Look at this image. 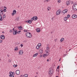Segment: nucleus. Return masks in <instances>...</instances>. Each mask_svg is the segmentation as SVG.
I'll return each mask as SVG.
<instances>
[{"instance_id":"obj_1","label":"nucleus","mask_w":77,"mask_h":77,"mask_svg":"<svg viewBox=\"0 0 77 77\" xmlns=\"http://www.w3.org/2000/svg\"><path fill=\"white\" fill-rule=\"evenodd\" d=\"M25 35L27 38H32V34L30 32H27L26 33Z\"/></svg>"},{"instance_id":"obj_2","label":"nucleus","mask_w":77,"mask_h":77,"mask_svg":"<svg viewBox=\"0 0 77 77\" xmlns=\"http://www.w3.org/2000/svg\"><path fill=\"white\" fill-rule=\"evenodd\" d=\"M53 72H54V70L53 69H51L48 72L49 75L50 76L53 75Z\"/></svg>"},{"instance_id":"obj_3","label":"nucleus","mask_w":77,"mask_h":77,"mask_svg":"<svg viewBox=\"0 0 77 77\" xmlns=\"http://www.w3.org/2000/svg\"><path fill=\"white\" fill-rule=\"evenodd\" d=\"M72 10H74L75 11H77V4H75L73 5Z\"/></svg>"},{"instance_id":"obj_4","label":"nucleus","mask_w":77,"mask_h":77,"mask_svg":"<svg viewBox=\"0 0 77 77\" xmlns=\"http://www.w3.org/2000/svg\"><path fill=\"white\" fill-rule=\"evenodd\" d=\"M60 13H61V10L60 9H59L57 11L56 14L57 15H59L60 14Z\"/></svg>"},{"instance_id":"obj_5","label":"nucleus","mask_w":77,"mask_h":77,"mask_svg":"<svg viewBox=\"0 0 77 77\" xmlns=\"http://www.w3.org/2000/svg\"><path fill=\"white\" fill-rule=\"evenodd\" d=\"M16 12H17V11L15 10H14L13 12V13L11 14V15L12 16H14L15 14H16Z\"/></svg>"},{"instance_id":"obj_6","label":"nucleus","mask_w":77,"mask_h":77,"mask_svg":"<svg viewBox=\"0 0 77 77\" xmlns=\"http://www.w3.org/2000/svg\"><path fill=\"white\" fill-rule=\"evenodd\" d=\"M20 70H17L16 71V74L17 75H19V74H20Z\"/></svg>"},{"instance_id":"obj_7","label":"nucleus","mask_w":77,"mask_h":77,"mask_svg":"<svg viewBox=\"0 0 77 77\" xmlns=\"http://www.w3.org/2000/svg\"><path fill=\"white\" fill-rule=\"evenodd\" d=\"M70 4V1H68L66 2V5L67 6H68V5H69Z\"/></svg>"},{"instance_id":"obj_8","label":"nucleus","mask_w":77,"mask_h":77,"mask_svg":"<svg viewBox=\"0 0 77 77\" xmlns=\"http://www.w3.org/2000/svg\"><path fill=\"white\" fill-rule=\"evenodd\" d=\"M13 33L14 35H17V33H18V32H17V30H16L14 31V32H13Z\"/></svg>"},{"instance_id":"obj_9","label":"nucleus","mask_w":77,"mask_h":77,"mask_svg":"<svg viewBox=\"0 0 77 77\" xmlns=\"http://www.w3.org/2000/svg\"><path fill=\"white\" fill-rule=\"evenodd\" d=\"M67 11H68V10L65 9L63 11H62V13H63L64 14H65V13H66L67 12Z\"/></svg>"},{"instance_id":"obj_10","label":"nucleus","mask_w":77,"mask_h":77,"mask_svg":"<svg viewBox=\"0 0 77 77\" xmlns=\"http://www.w3.org/2000/svg\"><path fill=\"white\" fill-rule=\"evenodd\" d=\"M72 18H77V15L76 14H73L72 16Z\"/></svg>"},{"instance_id":"obj_11","label":"nucleus","mask_w":77,"mask_h":77,"mask_svg":"<svg viewBox=\"0 0 77 77\" xmlns=\"http://www.w3.org/2000/svg\"><path fill=\"white\" fill-rule=\"evenodd\" d=\"M1 39H4L5 38V36L4 35H2L0 36Z\"/></svg>"},{"instance_id":"obj_12","label":"nucleus","mask_w":77,"mask_h":77,"mask_svg":"<svg viewBox=\"0 0 77 77\" xmlns=\"http://www.w3.org/2000/svg\"><path fill=\"white\" fill-rule=\"evenodd\" d=\"M26 22L29 24H31V23H32V21L30 20H29L26 21Z\"/></svg>"},{"instance_id":"obj_13","label":"nucleus","mask_w":77,"mask_h":77,"mask_svg":"<svg viewBox=\"0 0 77 77\" xmlns=\"http://www.w3.org/2000/svg\"><path fill=\"white\" fill-rule=\"evenodd\" d=\"M36 31L37 32H38V33H39L40 32L41 30H40V29L39 28H36Z\"/></svg>"},{"instance_id":"obj_14","label":"nucleus","mask_w":77,"mask_h":77,"mask_svg":"<svg viewBox=\"0 0 77 77\" xmlns=\"http://www.w3.org/2000/svg\"><path fill=\"white\" fill-rule=\"evenodd\" d=\"M33 18H34V21H36L38 19V17L37 16H34L33 17Z\"/></svg>"},{"instance_id":"obj_15","label":"nucleus","mask_w":77,"mask_h":77,"mask_svg":"<svg viewBox=\"0 0 77 77\" xmlns=\"http://www.w3.org/2000/svg\"><path fill=\"white\" fill-rule=\"evenodd\" d=\"M39 52L40 54H42L43 53V50L41 49L39 51Z\"/></svg>"},{"instance_id":"obj_16","label":"nucleus","mask_w":77,"mask_h":77,"mask_svg":"<svg viewBox=\"0 0 77 77\" xmlns=\"http://www.w3.org/2000/svg\"><path fill=\"white\" fill-rule=\"evenodd\" d=\"M18 29H19V30H23V28L22 26H20L18 27Z\"/></svg>"},{"instance_id":"obj_17","label":"nucleus","mask_w":77,"mask_h":77,"mask_svg":"<svg viewBox=\"0 0 77 77\" xmlns=\"http://www.w3.org/2000/svg\"><path fill=\"white\" fill-rule=\"evenodd\" d=\"M23 77H28V75L27 74H25L23 75Z\"/></svg>"},{"instance_id":"obj_18","label":"nucleus","mask_w":77,"mask_h":77,"mask_svg":"<svg viewBox=\"0 0 77 77\" xmlns=\"http://www.w3.org/2000/svg\"><path fill=\"white\" fill-rule=\"evenodd\" d=\"M38 54V53H37L33 55V57H36V56H37Z\"/></svg>"},{"instance_id":"obj_19","label":"nucleus","mask_w":77,"mask_h":77,"mask_svg":"<svg viewBox=\"0 0 77 77\" xmlns=\"http://www.w3.org/2000/svg\"><path fill=\"white\" fill-rule=\"evenodd\" d=\"M23 51L21 50H20L19 52V54H22V53H23Z\"/></svg>"},{"instance_id":"obj_20","label":"nucleus","mask_w":77,"mask_h":77,"mask_svg":"<svg viewBox=\"0 0 77 77\" xmlns=\"http://www.w3.org/2000/svg\"><path fill=\"white\" fill-rule=\"evenodd\" d=\"M41 47L38 45H37L36 46V48L37 49V50H39V48H41Z\"/></svg>"},{"instance_id":"obj_21","label":"nucleus","mask_w":77,"mask_h":77,"mask_svg":"<svg viewBox=\"0 0 77 77\" xmlns=\"http://www.w3.org/2000/svg\"><path fill=\"white\" fill-rule=\"evenodd\" d=\"M4 7L5 8L3 10L4 12H6V9H7V8L6 7Z\"/></svg>"},{"instance_id":"obj_22","label":"nucleus","mask_w":77,"mask_h":77,"mask_svg":"<svg viewBox=\"0 0 77 77\" xmlns=\"http://www.w3.org/2000/svg\"><path fill=\"white\" fill-rule=\"evenodd\" d=\"M67 19L68 18L66 17H65L64 18V20L65 21H66V20H67Z\"/></svg>"},{"instance_id":"obj_23","label":"nucleus","mask_w":77,"mask_h":77,"mask_svg":"<svg viewBox=\"0 0 77 77\" xmlns=\"http://www.w3.org/2000/svg\"><path fill=\"white\" fill-rule=\"evenodd\" d=\"M64 40V38H61V39L60 40V42H63V41Z\"/></svg>"},{"instance_id":"obj_24","label":"nucleus","mask_w":77,"mask_h":77,"mask_svg":"<svg viewBox=\"0 0 77 77\" xmlns=\"http://www.w3.org/2000/svg\"><path fill=\"white\" fill-rule=\"evenodd\" d=\"M1 15H3V10H1Z\"/></svg>"},{"instance_id":"obj_25","label":"nucleus","mask_w":77,"mask_h":77,"mask_svg":"<svg viewBox=\"0 0 77 77\" xmlns=\"http://www.w3.org/2000/svg\"><path fill=\"white\" fill-rule=\"evenodd\" d=\"M49 54H49V52H46V56H48V55H49Z\"/></svg>"},{"instance_id":"obj_26","label":"nucleus","mask_w":77,"mask_h":77,"mask_svg":"<svg viewBox=\"0 0 77 77\" xmlns=\"http://www.w3.org/2000/svg\"><path fill=\"white\" fill-rule=\"evenodd\" d=\"M41 45H42L41 43H39L37 45L41 47Z\"/></svg>"},{"instance_id":"obj_27","label":"nucleus","mask_w":77,"mask_h":77,"mask_svg":"<svg viewBox=\"0 0 77 77\" xmlns=\"http://www.w3.org/2000/svg\"><path fill=\"white\" fill-rule=\"evenodd\" d=\"M10 75H9V76H10L11 75H12L13 74V73L12 72H9Z\"/></svg>"},{"instance_id":"obj_28","label":"nucleus","mask_w":77,"mask_h":77,"mask_svg":"<svg viewBox=\"0 0 77 77\" xmlns=\"http://www.w3.org/2000/svg\"><path fill=\"white\" fill-rule=\"evenodd\" d=\"M47 9H48V11H49L51 9V8H50V7H48Z\"/></svg>"},{"instance_id":"obj_29","label":"nucleus","mask_w":77,"mask_h":77,"mask_svg":"<svg viewBox=\"0 0 77 77\" xmlns=\"http://www.w3.org/2000/svg\"><path fill=\"white\" fill-rule=\"evenodd\" d=\"M5 17H6V16L5 15V14H4L3 15V19L5 18Z\"/></svg>"},{"instance_id":"obj_30","label":"nucleus","mask_w":77,"mask_h":77,"mask_svg":"<svg viewBox=\"0 0 77 77\" xmlns=\"http://www.w3.org/2000/svg\"><path fill=\"white\" fill-rule=\"evenodd\" d=\"M8 62H9L10 63H11V61H12V60H11V59H10L8 60Z\"/></svg>"},{"instance_id":"obj_31","label":"nucleus","mask_w":77,"mask_h":77,"mask_svg":"<svg viewBox=\"0 0 77 77\" xmlns=\"http://www.w3.org/2000/svg\"><path fill=\"white\" fill-rule=\"evenodd\" d=\"M9 77H14V75H13V74L12 75H10L9 76Z\"/></svg>"},{"instance_id":"obj_32","label":"nucleus","mask_w":77,"mask_h":77,"mask_svg":"<svg viewBox=\"0 0 77 77\" xmlns=\"http://www.w3.org/2000/svg\"><path fill=\"white\" fill-rule=\"evenodd\" d=\"M13 66L14 67H17V65H14Z\"/></svg>"},{"instance_id":"obj_33","label":"nucleus","mask_w":77,"mask_h":77,"mask_svg":"<svg viewBox=\"0 0 77 77\" xmlns=\"http://www.w3.org/2000/svg\"><path fill=\"white\" fill-rule=\"evenodd\" d=\"M46 51L48 53H49L50 52V50H46Z\"/></svg>"},{"instance_id":"obj_34","label":"nucleus","mask_w":77,"mask_h":77,"mask_svg":"<svg viewBox=\"0 0 77 77\" xmlns=\"http://www.w3.org/2000/svg\"><path fill=\"white\" fill-rule=\"evenodd\" d=\"M70 17V15L69 14H68L67 15V18H69Z\"/></svg>"},{"instance_id":"obj_35","label":"nucleus","mask_w":77,"mask_h":77,"mask_svg":"<svg viewBox=\"0 0 77 77\" xmlns=\"http://www.w3.org/2000/svg\"><path fill=\"white\" fill-rule=\"evenodd\" d=\"M34 20L35 19H34L33 17L31 19V21H33V20Z\"/></svg>"},{"instance_id":"obj_36","label":"nucleus","mask_w":77,"mask_h":77,"mask_svg":"<svg viewBox=\"0 0 77 77\" xmlns=\"http://www.w3.org/2000/svg\"><path fill=\"white\" fill-rule=\"evenodd\" d=\"M12 32H13L12 29H11L9 31L10 33H12Z\"/></svg>"},{"instance_id":"obj_37","label":"nucleus","mask_w":77,"mask_h":77,"mask_svg":"<svg viewBox=\"0 0 77 77\" xmlns=\"http://www.w3.org/2000/svg\"><path fill=\"white\" fill-rule=\"evenodd\" d=\"M45 56H47L46 54H45L43 56V57H45Z\"/></svg>"},{"instance_id":"obj_38","label":"nucleus","mask_w":77,"mask_h":77,"mask_svg":"<svg viewBox=\"0 0 77 77\" xmlns=\"http://www.w3.org/2000/svg\"><path fill=\"white\" fill-rule=\"evenodd\" d=\"M19 20V17H18L16 19V20L17 21H18Z\"/></svg>"},{"instance_id":"obj_39","label":"nucleus","mask_w":77,"mask_h":77,"mask_svg":"<svg viewBox=\"0 0 77 77\" xmlns=\"http://www.w3.org/2000/svg\"><path fill=\"white\" fill-rule=\"evenodd\" d=\"M3 42V40H0V43H2Z\"/></svg>"},{"instance_id":"obj_40","label":"nucleus","mask_w":77,"mask_h":77,"mask_svg":"<svg viewBox=\"0 0 77 77\" xmlns=\"http://www.w3.org/2000/svg\"><path fill=\"white\" fill-rule=\"evenodd\" d=\"M15 48L14 49V50L15 51L16 50H18V48Z\"/></svg>"},{"instance_id":"obj_41","label":"nucleus","mask_w":77,"mask_h":77,"mask_svg":"<svg viewBox=\"0 0 77 77\" xmlns=\"http://www.w3.org/2000/svg\"><path fill=\"white\" fill-rule=\"evenodd\" d=\"M20 46L21 47H23V45L22 44H21Z\"/></svg>"},{"instance_id":"obj_42","label":"nucleus","mask_w":77,"mask_h":77,"mask_svg":"<svg viewBox=\"0 0 77 77\" xmlns=\"http://www.w3.org/2000/svg\"><path fill=\"white\" fill-rule=\"evenodd\" d=\"M3 8H4V7H3L2 6L1 7V9H3Z\"/></svg>"},{"instance_id":"obj_43","label":"nucleus","mask_w":77,"mask_h":77,"mask_svg":"<svg viewBox=\"0 0 77 77\" xmlns=\"http://www.w3.org/2000/svg\"><path fill=\"white\" fill-rule=\"evenodd\" d=\"M24 32H27V30H24Z\"/></svg>"},{"instance_id":"obj_44","label":"nucleus","mask_w":77,"mask_h":77,"mask_svg":"<svg viewBox=\"0 0 77 77\" xmlns=\"http://www.w3.org/2000/svg\"><path fill=\"white\" fill-rule=\"evenodd\" d=\"M46 49L47 50H49V48L48 47H47V48H46Z\"/></svg>"},{"instance_id":"obj_45","label":"nucleus","mask_w":77,"mask_h":77,"mask_svg":"<svg viewBox=\"0 0 77 77\" xmlns=\"http://www.w3.org/2000/svg\"><path fill=\"white\" fill-rule=\"evenodd\" d=\"M60 67V66H58L57 69H59V67Z\"/></svg>"},{"instance_id":"obj_46","label":"nucleus","mask_w":77,"mask_h":77,"mask_svg":"<svg viewBox=\"0 0 77 77\" xmlns=\"http://www.w3.org/2000/svg\"><path fill=\"white\" fill-rule=\"evenodd\" d=\"M13 32H15V29L13 28Z\"/></svg>"},{"instance_id":"obj_47","label":"nucleus","mask_w":77,"mask_h":77,"mask_svg":"<svg viewBox=\"0 0 77 77\" xmlns=\"http://www.w3.org/2000/svg\"><path fill=\"white\" fill-rule=\"evenodd\" d=\"M58 3H60V0H58Z\"/></svg>"},{"instance_id":"obj_48","label":"nucleus","mask_w":77,"mask_h":77,"mask_svg":"<svg viewBox=\"0 0 77 77\" xmlns=\"http://www.w3.org/2000/svg\"><path fill=\"white\" fill-rule=\"evenodd\" d=\"M2 9H0V14H1V12H2Z\"/></svg>"},{"instance_id":"obj_49","label":"nucleus","mask_w":77,"mask_h":77,"mask_svg":"<svg viewBox=\"0 0 77 77\" xmlns=\"http://www.w3.org/2000/svg\"><path fill=\"white\" fill-rule=\"evenodd\" d=\"M50 0H45V1H47V2H49V1Z\"/></svg>"},{"instance_id":"obj_50","label":"nucleus","mask_w":77,"mask_h":77,"mask_svg":"<svg viewBox=\"0 0 77 77\" xmlns=\"http://www.w3.org/2000/svg\"><path fill=\"white\" fill-rule=\"evenodd\" d=\"M18 32V33H20V32H21V31L19 30L18 32Z\"/></svg>"},{"instance_id":"obj_51","label":"nucleus","mask_w":77,"mask_h":77,"mask_svg":"<svg viewBox=\"0 0 77 77\" xmlns=\"http://www.w3.org/2000/svg\"><path fill=\"white\" fill-rule=\"evenodd\" d=\"M65 56H66V54H65L63 56V57H65Z\"/></svg>"},{"instance_id":"obj_52","label":"nucleus","mask_w":77,"mask_h":77,"mask_svg":"<svg viewBox=\"0 0 77 77\" xmlns=\"http://www.w3.org/2000/svg\"><path fill=\"white\" fill-rule=\"evenodd\" d=\"M42 55H40V57H42Z\"/></svg>"},{"instance_id":"obj_53","label":"nucleus","mask_w":77,"mask_h":77,"mask_svg":"<svg viewBox=\"0 0 77 77\" xmlns=\"http://www.w3.org/2000/svg\"><path fill=\"white\" fill-rule=\"evenodd\" d=\"M60 60H61V58H60L59 60V62H60Z\"/></svg>"},{"instance_id":"obj_54","label":"nucleus","mask_w":77,"mask_h":77,"mask_svg":"<svg viewBox=\"0 0 77 77\" xmlns=\"http://www.w3.org/2000/svg\"><path fill=\"white\" fill-rule=\"evenodd\" d=\"M49 61V60H48V59L47 60V62H48Z\"/></svg>"},{"instance_id":"obj_55","label":"nucleus","mask_w":77,"mask_h":77,"mask_svg":"<svg viewBox=\"0 0 77 77\" xmlns=\"http://www.w3.org/2000/svg\"><path fill=\"white\" fill-rule=\"evenodd\" d=\"M58 72H59V69H58Z\"/></svg>"},{"instance_id":"obj_56","label":"nucleus","mask_w":77,"mask_h":77,"mask_svg":"<svg viewBox=\"0 0 77 77\" xmlns=\"http://www.w3.org/2000/svg\"><path fill=\"white\" fill-rule=\"evenodd\" d=\"M2 33H5V32H2Z\"/></svg>"},{"instance_id":"obj_57","label":"nucleus","mask_w":77,"mask_h":77,"mask_svg":"<svg viewBox=\"0 0 77 77\" xmlns=\"http://www.w3.org/2000/svg\"><path fill=\"white\" fill-rule=\"evenodd\" d=\"M7 56H8V57H9V55L8 54L7 55Z\"/></svg>"},{"instance_id":"obj_58","label":"nucleus","mask_w":77,"mask_h":77,"mask_svg":"<svg viewBox=\"0 0 77 77\" xmlns=\"http://www.w3.org/2000/svg\"><path fill=\"white\" fill-rule=\"evenodd\" d=\"M71 49H70L69 50V51H70V50H71Z\"/></svg>"},{"instance_id":"obj_59","label":"nucleus","mask_w":77,"mask_h":77,"mask_svg":"<svg viewBox=\"0 0 77 77\" xmlns=\"http://www.w3.org/2000/svg\"><path fill=\"white\" fill-rule=\"evenodd\" d=\"M53 33L52 32H51V33Z\"/></svg>"},{"instance_id":"obj_60","label":"nucleus","mask_w":77,"mask_h":77,"mask_svg":"<svg viewBox=\"0 0 77 77\" xmlns=\"http://www.w3.org/2000/svg\"><path fill=\"white\" fill-rule=\"evenodd\" d=\"M56 71H57V69H56Z\"/></svg>"},{"instance_id":"obj_61","label":"nucleus","mask_w":77,"mask_h":77,"mask_svg":"<svg viewBox=\"0 0 77 77\" xmlns=\"http://www.w3.org/2000/svg\"><path fill=\"white\" fill-rule=\"evenodd\" d=\"M22 75H21V76H20V77H22Z\"/></svg>"},{"instance_id":"obj_62","label":"nucleus","mask_w":77,"mask_h":77,"mask_svg":"<svg viewBox=\"0 0 77 77\" xmlns=\"http://www.w3.org/2000/svg\"><path fill=\"white\" fill-rule=\"evenodd\" d=\"M56 77H58V76H56Z\"/></svg>"}]
</instances>
